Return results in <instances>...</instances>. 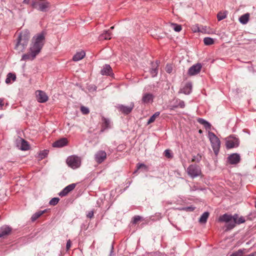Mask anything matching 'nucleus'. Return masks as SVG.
Listing matches in <instances>:
<instances>
[{
    "label": "nucleus",
    "instance_id": "48",
    "mask_svg": "<svg viewBox=\"0 0 256 256\" xmlns=\"http://www.w3.org/2000/svg\"><path fill=\"white\" fill-rule=\"evenodd\" d=\"M4 104V100L2 98H0V106L2 107Z\"/></svg>",
    "mask_w": 256,
    "mask_h": 256
},
{
    "label": "nucleus",
    "instance_id": "5",
    "mask_svg": "<svg viewBox=\"0 0 256 256\" xmlns=\"http://www.w3.org/2000/svg\"><path fill=\"white\" fill-rule=\"evenodd\" d=\"M188 174L192 178H194L201 175L200 168L196 164H191L187 168Z\"/></svg>",
    "mask_w": 256,
    "mask_h": 256
},
{
    "label": "nucleus",
    "instance_id": "3",
    "mask_svg": "<svg viewBox=\"0 0 256 256\" xmlns=\"http://www.w3.org/2000/svg\"><path fill=\"white\" fill-rule=\"evenodd\" d=\"M30 38V32L28 30L22 31L18 38L15 49L18 52H22L26 48Z\"/></svg>",
    "mask_w": 256,
    "mask_h": 256
},
{
    "label": "nucleus",
    "instance_id": "27",
    "mask_svg": "<svg viewBox=\"0 0 256 256\" xmlns=\"http://www.w3.org/2000/svg\"><path fill=\"white\" fill-rule=\"evenodd\" d=\"M237 146L236 142L233 140H228L226 142V148H234Z\"/></svg>",
    "mask_w": 256,
    "mask_h": 256
},
{
    "label": "nucleus",
    "instance_id": "21",
    "mask_svg": "<svg viewBox=\"0 0 256 256\" xmlns=\"http://www.w3.org/2000/svg\"><path fill=\"white\" fill-rule=\"evenodd\" d=\"M250 18V14L246 13L242 15L240 18L239 20L242 24H245L248 23Z\"/></svg>",
    "mask_w": 256,
    "mask_h": 256
},
{
    "label": "nucleus",
    "instance_id": "10",
    "mask_svg": "<svg viewBox=\"0 0 256 256\" xmlns=\"http://www.w3.org/2000/svg\"><path fill=\"white\" fill-rule=\"evenodd\" d=\"M12 232V228L7 226H4L0 228V238H6L10 235Z\"/></svg>",
    "mask_w": 256,
    "mask_h": 256
},
{
    "label": "nucleus",
    "instance_id": "17",
    "mask_svg": "<svg viewBox=\"0 0 256 256\" xmlns=\"http://www.w3.org/2000/svg\"><path fill=\"white\" fill-rule=\"evenodd\" d=\"M158 62L156 61L152 63V68L150 70V74L152 77L156 76L158 72Z\"/></svg>",
    "mask_w": 256,
    "mask_h": 256
},
{
    "label": "nucleus",
    "instance_id": "26",
    "mask_svg": "<svg viewBox=\"0 0 256 256\" xmlns=\"http://www.w3.org/2000/svg\"><path fill=\"white\" fill-rule=\"evenodd\" d=\"M214 40L211 38L207 37L204 39V42L206 46L212 45L214 44Z\"/></svg>",
    "mask_w": 256,
    "mask_h": 256
},
{
    "label": "nucleus",
    "instance_id": "43",
    "mask_svg": "<svg viewBox=\"0 0 256 256\" xmlns=\"http://www.w3.org/2000/svg\"><path fill=\"white\" fill-rule=\"evenodd\" d=\"M200 26H199L198 25L194 26L192 28V30L194 32H200Z\"/></svg>",
    "mask_w": 256,
    "mask_h": 256
},
{
    "label": "nucleus",
    "instance_id": "13",
    "mask_svg": "<svg viewBox=\"0 0 256 256\" xmlns=\"http://www.w3.org/2000/svg\"><path fill=\"white\" fill-rule=\"evenodd\" d=\"M68 143L66 138H62L56 141L52 144L53 147L61 148L66 146Z\"/></svg>",
    "mask_w": 256,
    "mask_h": 256
},
{
    "label": "nucleus",
    "instance_id": "14",
    "mask_svg": "<svg viewBox=\"0 0 256 256\" xmlns=\"http://www.w3.org/2000/svg\"><path fill=\"white\" fill-rule=\"evenodd\" d=\"M154 96L150 93H145L143 94L142 97V102L144 104H150L152 103Z\"/></svg>",
    "mask_w": 256,
    "mask_h": 256
},
{
    "label": "nucleus",
    "instance_id": "16",
    "mask_svg": "<svg viewBox=\"0 0 256 256\" xmlns=\"http://www.w3.org/2000/svg\"><path fill=\"white\" fill-rule=\"evenodd\" d=\"M101 74L102 75L110 76L112 74V68L108 64H106L101 70Z\"/></svg>",
    "mask_w": 256,
    "mask_h": 256
},
{
    "label": "nucleus",
    "instance_id": "1",
    "mask_svg": "<svg viewBox=\"0 0 256 256\" xmlns=\"http://www.w3.org/2000/svg\"><path fill=\"white\" fill-rule=\"evenodd\" d=\"M44 36L42 34L34 37L30 48V52L23 54L21 60L24 61L33 60L40 52L44 44Z\"/></svg>",
    "mask_w": 256,
    "mask_h": 256
},
{
    "label": "nucleus",
    "instance_id": "7",
    "mask_svg": "<svg viewBox=\"0 0 256 256\" xmlns=\"http://www.w3.org/2000/svg\"><path fill=\"white\" fill-rule=\"evenodd\" d=\"M118 110L124 114H128L130 113L134 108V104L131 102L128 106L123 104H118L116 106Z\"/></svg>",
    "mask_w": 256,
    "mask_h": 256
},
{
    "label": "nucleus",
    "instance_id": "6",
    "mask_svg": "<svg viewBox=\"0 0 256 256\" xmlns=\"http://www.w3.org/2000/svg\"><path fill=\"white\" fill-rule=\"evenodd\" d=\"M66 163L69 166L74 169L80 166L81 160L79 157L76 156H72L68 158Z\"/></svg>",
    "mask_w": 256,
    "mask_h": 256
},
{
    "label": "nucleus",
    "instance_id": "24",
    "mask_svg": "<svg viewBox=\"0 0 256 256\" xmlns=\"http://www.w3.org/2000/svg\"><path fill=\"white\" fill-rule=\"evenodd\" d=\"M21 147L20 149L23 150H28L29 149V145L28 142L23 139H21Z\"/></svg>",
    "mask_w": 256,
    "mask_h": 256
},
{
    "label": "nucleus",
    "instance_id": "45",
    "mask_svg": "<svg viewBox=\"0 0 256 256\" xmlns=\"http://www.w3.org/2000/svg\"><path fill=\"white\" fill-rule=\"evenodd\" d=\"M140 219V216H135L134 218V224H136L138 222V221H139Z\"/></svg>",
    "mask_w": 256,
    "mask_h": 256
},
{
    "label": "nucleus",
    "instance_id": "12",
    "mask_svg": "<svg viewBox=\"0 0 256 256\" xmlns=\"http://www.w3.org/2000/svg\"><path fill=\"white\" fill-rule=\"evenodd\" d=\"M75 184H72L66 186L62 192L59 194L60 196H66L70 192L72 191L76 187Z\"/></svg>",
    "mask_w": 256,
    "mask_h": 256
},
{
    "label": "nucleus",
    "instance_id": "2",
    "mask_svg": "<svg viewBox=\"0 0 256 256\" xmlns=\"http://www.w3.org/2000/svg\"><path fill=\"white\" fill-rule=\"evenodd\" d=\"M219 221L227 223V230L233 228L236 224H240L245 222V218L243 216H239L238 214H235L233 216L227 214H225L219 218Z\"/></svg>",
    "mask_w": 256,
    "mask_h": 256
},
{
    "label": "nucleus",
    "instance_id": "31",
    "mask_svg": "<svg viewBox=\"0 0 256 256\" xmlns=\"http://www.w3.org/2000/svg\"><path fill=\"white\" fill-rule=\"evenodd\" d=\"M200 32L205 34H210V30L206 26H200Z\"/></svg>",
    "mask_w": 256,
    "mask_h": 256
},
{
    "label": "nucleus",
    "instance_id": "23",
    "mask_svg": "<svg viewBox=\"0 0 256 256\" xmlns=\"http://www.w3.org/2000/svg\"><path fill=\"white\" fill-rule=\"evenodd\" d=\"M209 216V213L208 212H204L200 216L199 220V222L200 223H206L207 221V219Z\"/></svg>",
    "mask_w": 256,
    "mask_h": 256
},
{
    "label": "nucleus",
    "instance_id": "36",
    "mask_svg": "<svg viewBox=\"0 0 256 256\" xmlns=\"http://www.w3.org/2000/svg\"><path fill=\"white\" fill-rule=\"evenodd\" d=\"M244 253L243 250H239L237 252L233 253L230 256H242V254Z\"/></svg>",
    "mask_w": 256,
    "mask_h": 256
},
{
    "label": "nucleus",
    "instance_id": "44",
    "mask_svg": "<svg viewBox=\"0 0 256 256\" xmlns=\"http://www.w3.org/2000/svg\"><path fill=\"white\" fill-rule=\"evenodd\" d=\"M72 242L70 240H68L66 242V248L68 250L71 246Z\"/></svg>",
    "mask_w": 256,
    "mask_h": 256
},
{
    "label": "nucleus",
    "instance_id": "11",
    "mask_svg": "<svg viewBox=\"0 0 256 256\" xmlns=\"http://www.w3.org/2000/svg\"><path fill=\"white\" fill-rule=\"evenodd\" d=\"M202 68V65L200 64H197L191 66L188 71V74L190 76H194L198 74Z\"/></svg>",
    "mask_w": 256,
    "mask_h": 256
},
{
    "label": "nucleus",
    "instance_id": "32",
    "mask_svg": "<svg viewBox=\"0 0 256 256\" xmlns=\"http://www.w3.org/2000/svg\"><path fill=\"white\" fill-rule=\"evenodd\" d=\"M44 213V211H40V212H36L32 217V221H34L38 218L40 216H42Z\"/></svg>",
    "mask_w": 256,
    "mask_h": 256
},
{
    "label": "nucleus",
    "instance_id": "51",
    "mask_svg": "<svg viewBox=\"0 0 256 256\" xmlns=\"http://www.w3.org/2000/svg\"><path fill=\"white\" fill-rule=\"evenodd\" d=\"M36 4H34V5H33L34 7L36 8Z\"/></svg>",
    "mask_w": 256,
    "mask_h": 256
},
{
    "label": "nucleus",
    "instance_id": "19",
    "mask_svg": "<svg viewBox=\"0 0 256 256\" xmlns=\"http://www.w3.org/2000/svg\"><path fill=\"white\" fill-rule=\"evenodd\" d=\"M86 53L83 50L78 52L73 56V60L75 62L78 61L82 59L84 57Z\"/></svg>",
    "mask_w": 256,
    "mask_h": 256
},
{
    "label": "nucleus",
    "instance_id": "34",
    "mask_svg": "<svg viewBox=\"0 0 256 256\" xmlns=\"http://www.w3.org/2000/svg\"><path fill=\"white\" fill-rule=\"evenodd\" d=\"M60 199L58 198H52L50 201V204L52 206H55L59 202Z\"/></svg>",
    "mask_w": 256,
    "mask_h": 256
},
{
    "label": "nucleus",
    "instance_id": "4",
    "mask_svg": "<svg viewBox=\"0 0 256 256\" xmlns=\"http://www.w3.org/2000/svg\"><path fill=\"white\" fill-rule=\"evenodd\" d=\"M208 137L210 141L212 149L215 154H217L219 152L220 142L218 138L212 132L208 133Z\"/></svg>",
    "mask_w": 256,
    "mask_h": 256
},
{
    "label": "nucleus",
    "instance_id": "22",
    "mask_svg": "<svg viewBox=\"0 0 256 256\" xmlns=\"http://www.w3.org/2000/svg\"><path fill=\"white\" fill-rule=\"evenodd\" d=\"M192 85L190 82L186 83L185 86L182 89V91L184 94H189L192 90Z\"/></svg>",
    "mask_w": 256,
    "mask_h": 256
},
{
    "label": "nucleus",
    "instance_id": "9",
    "mask_svg": "<svg viewBox=\"0 0 256 256\" xmlns=\"http://www.w3.org/2000/svg\"><path fill=\"white\" fill-rule=\"evenodd\" d=\"M106 158V154L104 150H98L94 155L95 160L98 164H101Z\"/></svg>",
    "mask_w": 256,
    "mask_h": 256
},
{
    "label": "nucleus",
    "instance_id": "33",
    "mask_svg": "<svg viewBox=\"0 0 256 256\" xmlns=\"http://www.w3.org/2000/svg\"><path fill=\"white\" fill-rule=\"evenodd\" d=\"M48 150H44L40 152L39 158L40 159H43L48 154Z\"/></svg>",
    "mask_w": 256,
    "mask_h": 256
},
{
    "label": "nucleus",
    "instance_id": "18",
    "mask_svg": "<svg viewBox=\"0 0 256 256\" xmlns=\"http://www.w3.org/2000/svg\"><path fill=\"white\" fill-rule=\"evenodd\" d=\"M112 32L108 30L104 31V32L101 34L99 36L100 40H110L111 38Z\"/></svg>",
    "mask_w": 256,
    "mask_h": 256
},
{
    "label": "nucleus",
    "instance_id": "39",
    "mask_svg": "<svg viewBox=\"0 0 256 256\" xmlns=\"http://www.w3.org/2000/svg\"><path fill=\"white\" fill-rule=\"evenodd\" d=\"M174 30L177 32H179L182 30V26L180 25L174 24H172Z\"/></svg>",
    "mask_w": 256,
    "mask_h": 256
},
{
    "label": "nucleus",
    "instance_id": "49",
    "mask_svg": "<svg viewBox=\"0 0 256 256\" xmlns=\"http://www.w3.org/2000/svg\"><path fill=\"white\" fill-rule=\"evenodd\" d=\"M114 28V26H111L110 28V30H113Z\"/></svg>",
    "mask_w": 256,
    "mask_h": 256
},
{
    "label": "nucleus",
    "instance_id": "40",
    "mask_svg": "<svg viewBox=\"0 0 256 256\" xmlns=\"http://www.w3.org/2000/svg\"><path fill=\"white\" fill-rule=\"evenodd\" d=\"M164 156L168 158H172V155L170 152V150H166L164 151Z\"/></svg>",
    "mask_w": 256,
    "mask_h": 256
},
{
    "label": "nucleus",
    "instance_id": "42",
    "mask_svg": "<svg viewBox=\"0 0 256 256\" xmlns=\"http://www.w3.org/2000/svg\"><path fill=\"white\" fill-rule=\"evenodd\" d=\"M137 170H140L142 168H144V169H147V166L145 164H137Z\"/></svg>",
    "mask_w": 256,
    "mask_h": 256
},
{
    "label": "nucleus",
    "instance_id": "15",
    "mask_svg": "<svg viewBox=\"0 0 256 256\" xmlns=\"http://www.w3.org/2000/svg\"><path fill=\"white\" fill-rule=\"evenodd\" d=\"M228 161L230 164H236L240 161V156L238 154H233L228 157Z\"/></svg>",
    "mask_w": 256,
    "mask_h": 256
},
{
    "label": "nucleus",
    "instance_id": "25",
    "mask_svg": "<svg viewBox=\"0 0 256 256\" xmlns=\"http://www.w3.org/2000/svg\"><path fill=\"white\" fill-rule=\"evenodd\" d=\"M160 114V112H155L148 120V124L154 122L156 119L159 116Z\"/></svg>",
    "mask_w": 256,
    "mask_h": 256
},
{
    "label": "nucleus",
    "instance_id": "20",
    "mask_svg": "<svg viewBox=\"0 0 256 256\" xmlns=\"http://www.w3.org/2000/svg\"><path fill=\"white\" fill-rule=\"evenodd\" d=\"M38 10L42 11L45 12L48 8L50 6V4L48 2H42L38 4Z\"/></svg>",
    "mask_w": 256,
    "mask_h": 256
},
{
    "label": "nucleus",
    "instance_id": "28",
    "mask_svg": "<svg viewBox=\"0 0 256 256\" xmlns=\"http://www.w3.org/2000/svg\"><path fill=\"white\" fill-rule=\"evenodd\" d=\"M16 78V76L14 74H12V73H9L8 76L6 80V84H10L11 82V80H12L13 81L15 80Z\"/></svg>",
    "mask_w": 256,
    "mask_h": 256
},
{
    "label": "nucleus",
    "instance_id": "29",
    "mask_svg": "<svg viewBox=\"0 0 256 256\" xmlns=\"http://www.w3.org/2000/svg\"><path fill=\"white\" fill-rule=\"evenodd\" d=\"M226 16V12H220L217 14V18L218 21L222 20Z\"/></svg>",
    "mask_w": 256,
    "mask_h": 256
},
{
    "label": "nucleus",
    "instance_id": "8",
    "mask_svg": "<svg viewBox=\"0 0 256 256\" xmlns=\"http://www.w3.org/2000/svg\"><path fill=\"white\" fill-rule=\"evenodd\" d=\"M36 100L39 102L44 103L48 101V97L45 92L40 90L36 92Z\"/></svg>",
    "mask_w": 256,
    "mask_h": 256
},
{
    "label": "nucleus",
    "instance_id": "30",
    "mask_svg": "<svg viewBox=\"0 0 256 256\" xmlns=\"http://www.w3.org/2000/svg\"><path fill=\"white\" fill-rule=\"evenodd\" d=\"M198 122L200 124L204 125V126H205L206 128H210V124L208 122L206 121L204 119L199 118L198 120Z\"/></svg>",
    "mask_w": 256,
    "mask_h": 256
},
{
    "label": "nucleus",
    "instance_id": "47",
    "mask_svg": "<svg viewBox=\"0 0 256 256\" xmlns=\"http://www.w3.org/2000/svg\"><path fill=\"white\" fill-rule=\"evenodd\" d=\"M178 106L181 108H184V103L183 101H180L179 102Z\"/></svg>",
    "mask_w": 256,
    "mask_h": 256
},
{
    "label": "nucleus",
    "instance_id": "50",
    "mask_svg": "<svg viewBox=\"0 0 256 256\" xmlns=\"http://www.w3.org/2000/svg\"><path fill=\"white\" fill-rule=\"evenodd\" d=\"M199 132H200V133H202V130H199Z\"/></svg>",
    "mask_w": 256,
    "mask_h": 256
},
{
    "label": "nucleus",
    "instance_id": "35",
    "mask_svg": "<svg viewBox=\"0 0 256 256\" xmlns=\"http://www.w3.org/2000/svg\"><path fill=\"white\" fill-rule=\"evenodd\" d=\"M102 122H103V126L104 127V128H108L109 126L110 121L108 119L103 118H102Z\"/></svg>",
    "mask_w": 256,
    "mask_h": 256
},
{
    "label": "nucleus",
    "instance_id": "52",
    "mask_svg": "<svg viewBox=\"0 0 256 256\" xmlns=\"http://www.w3.org/2000/svg\"><path fill=\"white\" fill-rule=\"evenodd\" d=\"M191 208L190 207H188V209H190Z\"/></svg>",
    "mask_w": 256,
    "mask_h": 256
},
{
    "label": "nucleus",
    "instance_id": "46",
    "mask_svg": "<svg viewBox=\"0 0 256 256\" xmlns=\"http://www.w3.org/2000/svg\"><path fill=\"white\" fill-rule=\"evenodd\" d=\"M94 216V212H90L87 214V217L92 218Z\"/></svg>",
    "mask_w": 256,
    "mask_h": 256
},
{
    "label": "nucleus",
    "instance_id": "41",
    "mask_svg": "<svg viewBox=\"0 0 256 256\" xmlns=\"http://www.w3.org/2000/svg\"><path fill=\"white\" fill-rule=\"evenodd\" d=\"M166 70L167 72L170 74L172 72V68L171 65L167 64L166 66Z\"/></svg>",
    "mask_w": 256,
    "mask_h": 256
},
{
    "label": "nucleus",
    "instance_id": "37",
    "mask_svg": "<svg viewBox=\"0 0 256 256\" xmlns=\"http://www.w3.org/2000/svg\"><path fill=\"white\" fill-rule=\"evenodd\" d=\"M80 110L84 114H87L90 112L89 109L88 108L84 106H81Z\"/></svg>",
    "mask_w": 256,
    "mask_h": 256
},
{
    "label": "nucleus",
    "instance_id": "38",
    "mask_svg": "<svg viewBox=\"0 0 256 256\" xmlns=\"http://www.w3.org/2000/svg\"><path fill=\"white\" fill-rule=\"evenodd\" d=\"M201 160V156L199 154H197V156H194L192 160V162H199Z\"/></svg>",
    "mask_w": 256,
    "mask_h": 256
}]
</instances>
